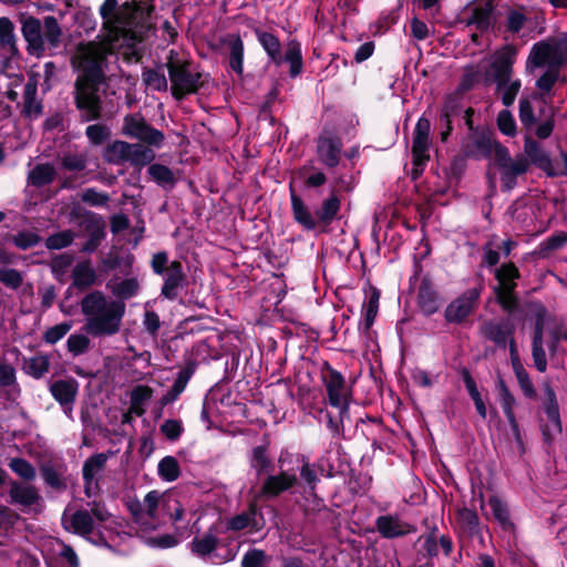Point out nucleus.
Here are the masks:
<instances>
[{"label":"nucleus","mask_w":567,"mask_h":567,"mask_svg":"<svg viewBox=\"0 0 567 567\" xmlns=\"http://www.w3.org/2000/svg\"><path fill=\"white\" fill-rule=\"evenodd\" d=\"M153 0H133L118 6L117 0H104L100 14L105 42L79 43L71 56L78 73L76 105L86 121L100 116L99 87L105 79V56L113 50L122 51L128 60L141 55V43L153 27Z\"/></svg>","instance_id":"f257e3e1"},{"label":"nucleus","mask_w":567,"mask_h":567,"mask_svg":"<svg viewBox=\"0 0 567 567\" xmlns=\"http://www.w3.org/2000/svg\"><path fill=\"white\" fill-rule=\"evenodd\" d=\"M84 316L83 330L93 338H107L120 332L125 315V303L113 300L102 291H92L81 300Z\"/></svg>","instance_id":"f03ea898"},{"label":"nucleus","mask_w":567,"mask_h":567,"mask_svg":"<svg viewBox=\"0 0 567 567\" xmlns=\"http://www.w3.org/2000/svg\"><path fill=\"white\" fill-rule=\"evenodd\" d=\"M62 522L66 530L81 535L96 545H107L117 525L116 518L104 505L93 503L90 512L76 511L63 514Z\"/></svg>","instance_id":"7ed1b4c3"},{"label":"nucleus","mask_w":567,"mask_h":567,"mask_svg":"<svg viewBox=\"0 0 567 567\" xmlns=\"http://www.w3.org/2000/svg\"><path fill=\"white\" fill-rule=\"evenodd\" d=\"M517 50L513 45H504L495 51L489 59L487 78L495 83L496 93L505 106L514 104L522 87L518 78L513 76V65L516 61Z\"/></svg>","instance_id":"20e7f679"},{"label":"nucleus","mask_w":567,"mask_h":567,"mask_svg":"<svg viewBox=\"0 0 567 567\" xmlns=\"http://www.w3.org/2000/svg\"><path fill=\"white\" fill-rule=\"evenodd\" d=\"M22 35L27 42V50L31 55L40 58L47 48L55 50L62 38V29L58 20L48 16L43 23L37 18L28 17L22 21Z\"/></svg>","instance_id":"39448f33"},{"label":"nucleus","mask_w":567,"mask_h":567,"mask_svg":"<svg viewBox=\"0 0 567 567\" xmlns=\"http://www.w3.org/2000/svg\"><path fill=\"white\" fill-rule=\"evenodd\" d=\"M168 493L148 492L143 501L137 498L127 502V508L138 526V532L147 533L157 529L165 523Z\"/></svg>","instance_id":"423d86ee"},{"label":"nucleus","mask_w":567,"mask_h":567,"mask_svg":"<svg viewBox=\"0 0 567 567\" xmlns=\"http://www.w3.org/2000/svg\"><path fill=\"white\" fill-rule=\"evenodd\" d=\"M255 34L259 44L267 53L270 62L277 66L287 62L290 66L289 74L291 78H296L301 74L303 66L302 52L301 44L297 40L292 39L286 43L285 55H282L281 43L275 34L259 28L255 29Z\"/></svg>","instance_id":"0eeeda50"},{"label":"nucleus","mask_w":567,"mask_h":567,"mask_svg":"<svg viewBox=\"0 0 567 567\" xmlns=\"http://www.w3.org/2000/svg\"><path fill=\"white\" fill-rule=\"evenodd\" d=\"M565 63H567V34L535 43L530 49L526 69L532 71L545 65L560 66Z\"/></svg>","instance_id":"6e6552de"},{"label":"nucleus","mask_w":567,"mask_h":567,"mask_svg":"<svg viewBox=\"0 0 567 567\" xmlns=\"http://www.w3.org/2000/svg\"><path fill=\"white\" fill-rule=\"evenodd\" d=\"M529 168V162L524 155L513 157L508 148H498L494 162L489 163V175L495 171L499 175L504 190H512L517 185V178Z\"/></svg>","instance_id":"1a4fd4ad"},{"label":"nucleus","mask_w":567,"mask_h":567,"mask_svg":"<svg viewBox=\"0 0 567 567\" xmlns=\"http://www.w3.org/2000/svg\"><path fill=\"white\" fill-rule=\"evenodd\" d=\"M122 133L156 148L162 147L165 141L164 134L150 126L141 114L126 115L123 121Z\"/></svg>","instance_id":"9d476101"},{"label":"nucleus","mask_w":567,"mask_h":567,"mask_svg":"<svg viewBox=\"0 0 567 567\" xmlns=\"http://www.w3.org/2000/svg\"><path fill=\"white\" fill-rule=\"evenodd\" d=\"M321 378L327 390L330 405L338 408L340 410L341 417H343V415L348 412L349 400L351 396L350 391L346 385L343 375L334 369L328 367L324 371H322Z\"/></svg>","instance_id":"9b49d317"},{"label":"nucleus","mask_w":567,"mask_h":567,"mask_svg":"<svg viewBox=\"0 0 567 567\" xmlns=\"http://www.w3.org/2000/svg\"><path fill=\"white\" fill-rule=\"evenodd\" d=\"M173 95L177 99L196 92L200 75L188 70V65L178 62L168 63Z\"/></svg>","instance_id":"f8f14e48"},{"label":"nucleus","mask_w":567,"mask_h":567,"mask_svg":"<svg viewBox=\"0 0 567 567\" xmlns=\"http://www.w3.org/2000/svg\"><path fill=\"white\" fill-rule=\"evenodd\" d=\"M498 286L496 287V297L506 310L515 306L513 291L516 287L515 280L518 278V269L513 264H505L495 271Z\"/></svg>","instance_id":"ddd939ff"},{"label":"nucleus","mask_w":567,"mask_h":567,"mask_svg":"<svg viewBox=\"0 0 567 567\" xmlns=\"http://www.w3.org/2000/svg\"><path fill=\"white\" fill-rule=\"evenodd\" d=\"M430 130L431 124L430 121L425 117H420L416 122L414 132H413V141H412V156H413V165L415 166V171L421 169L429 161L431 140H430Z\"/></svg>","instance_id":"4468645a"},{"label":"nucleus","mask_w":567,"mask_h":567,"mask_svg":"<svg viewBox=\"0 0 567 567\" xmlns=\"http://www.w3.org/2000/svg\"><path fill=\"white\" fill-rule=\"evenodd\" d=\"M481 290L477 288L470 289L453 300L445 309V320L450 323L462 322L474 309Z\"/></svg>","instance_id":"2eb2a0df"},{"label":"nucleus","mask_w":567,"mask_h":567,"mask_svg":"<svg viewBox=\"0 0 567 567\" xmlns=\"http://www.w3.org/2000/svg\"><path fill=\"white\" fill-rule=\"evenodd\" d=\"M264 518L256 503H251L246 512L239 513L226 520V529L233 532H259L264 527Z\"/></svg>","instance_id":"dca6fc26"},{"label":"nucleus","mask_w":567,"mask_h":567,"mask_svg":"<svg viewBox=\"0 0 567 567\" xmlns=\"http://www.w3.org/2000/svg\"><path fill=\"white\" fill-rule=\"evenodd\" d=\"M53 398L61 404L69 419H73V403L78 393V382L74 380H59L50 386Z\"/></svg>","instance_id":"f3484780"},{"label":"nucleus","mask_w":567,"mask_h":567,"mask_svg":"<svg viewBox=\"0 0 567 567\" xmlns=\"http://www.w3.org/2000/svg\"><path fill=\"white\" fill-rule=\"evenodd\" d=\"M107 461L104 453L95 454L89 457L83 465V478L85 483V494L91 497L96 494L99 475L103 471Z\"/></svg>","instance_id":"a211bd4d"},{"label":"nucleus","mask_w":567,"mask_h":567,"mask_svg":"<svg viewBox=\"0 0 567 567\" xmlns=\"http://www.w3.org/2000/svg\"><path fill=\"white\" fill-rule=\"evenodd\" d=\"M375 526L384 538L401 537L413 532L412 525L396 515H383L377 518Z\"/></svg>","instance_id":"6ab92c4d"},{"label":"nucleus","mask_w":567,"mask_h":567,"mask_svg":"<svg viewBox=\"0 0 567 567\" xmlns=\"http://www.w3.org/2000/svg\"><path fill=\"white\" fill-rule=\"evenodd\" d=\"M514 327L507 321L488 322L483 327V334L499 347L511 344L512 354L515 352V344L512 338Z\"/></svg>","instance_id":"aec40b11"},{"label":"nucleus","mask_w":567,"mask_h":567,"mask_svg":"<svg viewBox=\"0 0 567 567\" xmlns=\"http://www.w3.org/2000/svg\"><path fill=\"white\" fill-rule=\"evenodd\" d=\"M163 276L164 285L162 287V296L169 300H174L177 297L178 289L184 280L182 264L177 260L172 261Z\"/></svg>","instance_id":"412c9836"},{"label":"nucleus","mask_w":567,"mask_h":567,"mask_svg":"<svg viewBox=\"0 0 567 567\" xmlns=\"http://www.w3.org/2000/svg\"><path fill=\"white\" fill-rule=\"evenodd\" d=\"M524 156L528 159L529 163H533L534 165L544 169L550 175L553 174V164L548 154L532 137L525 138Z\"/></svg>","instance_id":"4be33fe9"},{"label":"nucleus","mask_w":567,"mask_h":567,"mask_svg":"<svg viewBox=\"0 0 567 567\" xmlns=\"http://www.w3.org/2000/svg\"><path fill=\"white\" fill-rule=\"evenodd\" d=\"M497 389L499 402L504 411V414L508 421L511 430L513 431L515 437L517 440H520L518 423L514 414L515 398L512 395V393L509 392L508 388L506 386L505 382L502 379H499L497 382Z\"/></svg>","instance_id":"5701e85b"},{"label":"nucleus","mask_w":567,"mask_h":567,"mask_svg":"<svg viewBox=\"0 0 567 567\" xmlns=\"http://www.w3.org/2000/svg\"><path fill=\"white\" fill-rule=\"evenodd\" d=\"M296 483V475L281 472L278 475H270L266 478L261 487V493L267 496H277L292 487Z\"/></svg>","instance_id":"b1692460"},{"label":"nucleus","mask_w":567,"mask_h":567,"mask_svg":"<svg viewBox=\"0 0 567 567\" xmlns=\"http://www.w3.org/2000/svg\"><path fill=\"white\" fill-rule=\"evenodd\" d=\"M514 216L517 220L522 221L523 226L528 230H536L534 226L535 221L540 223L539 230H544L546 228L543 216L540 214V208L538 204L530 202L527 205L516 204Z\"/></svg>","instance_id":"393cba45"},{"label":"nucleus","mask_w":567,"mask_h":567,"mask_svg":"<svg viewBox=\"0 0 567 567\" xmlns=\"http://www.w3.org/2000/svg\"><path fill=\"white\" fill-rule=\"evenodd\" d=\"M545 413L548 420V423L544 426V435L548 436L551 432L559 433L561 431L560 426V417L558 403L556 400L555 392L550 386H546V403H545Z\"/></svg>","instance_id":"a878e982"},{"label":"nucleus","mask_w":567,"mask_h":567,"mask_svg":"<svg viewBox=\"0 0 567 567\" xmlns=\"http://www.w3.org/2000/svg\"><path fill=\"white\" fill-rule=\"evenodd\" d=\"M498 148H506L504 145L488 136H478L473 142L468 153L476 158H488L492 163L496 159Z\"/></svg>","instance_id":"bb28decb"},{"label":"nucleus","mask_w":567,"mask_h":567,"mask_svg":"<svg viewBox=\"0 0 567 567\" xmlns=\"http://www.w3.org/2000/svg\"><path fill=\"white\" fill-rule=\"evenodd\" d=\"M318 155L320 161L329 166L334 167L340 159L341 144L332 137H320L318 141Z\"/></svg>","instance_id":"cd10ccee"},{"label":"nucleus","mask_w":567,"mask_h":567,"mask_svg":"<svg viewBox=\"0 0 567 567\" xmlns=\"http://www.w3.org/2000/svg\"><path fill=\"white\" fill-rule=\"evenodd\" d=\"M545 321L544 319L538 318L533 340V360L539 372H545L547 369L546 353L543 346V336H545Z\"/></svg>","instance_id":"c85d7f7f"},{"label":"nucleus","mask_w":567,"mask_h":567,"mask_svg":"<svg viewBox=\"0 0 567 567\" xmlns=\"http://www.w3.org/2000/svg\"><path fill=\"white\" fill-rule=\"evenodd\" d=\"M9 495L12 503L24 507L35 505L40 501L37 488L28 484L13 483Z\"/></svg>","instance_id":"c756f323"},{"label":"nucleus","mask_w":567,"mask_h":567,"mask_svg":"<svg viewBox=\"0 0 567 567\" xmlns=\"http://www.w3.org/2000/svg\"><path fill=\"white\" fill-rule=\"evenodd\" d=\"M0 48L9 58H13L18 54L14 25L7 17L0 18Z\"/></svg>","instance_id":"7c9ffc66"},{"label":"nucleus","mask_w":567,"mask_h":567,"mask_svg":"<svg viewBox=\"0 0 567 567\" xmlns=\"http://www.w3.org/2000/svg\"><path fill=\"white\" fill-rule=\"evenodd\" d=\"M72 278L75 287L86 288L96 281V272L90 261H82L73 268Z\"/></svg>","instance_id":"2f4dec72"},{"label":"nucleus","mask_w":567,"mask_h":567,"mask_svg":"<svg viewBox=\"0 0 567 567\" xmlns=\"http://www.w3.org/2000/svg\"><path fill=\"white\" fill-rule=\"evenodd\" d=\"M291 207L295 219L302 225L306 229H313L316 227V220L308 207L305 205L301 198H299L293 192L291 193Z\"/></svg>","instance_id":"473e14b6"},{"label":"nucleus","mask_w":567,"mask_h":567,"mask_svg":"<svg viewBox=\"0 0 567 567\" xmlns=\"http://www.w3.org/2000/svg\"><path fill=\"white\" fill-rule=\"evenodd\" d=\"M131 144L123 141H115L110 144L105 152L104 158L111 164H124L130 159Z\"/></svg>","instance_id":"72a5a7b5"},{"label":"nucleus","mask_w":567,"mask_h":567,"mask_svg":"<svg viewBox=\"0 0 567 567\" xmlns=\"http://www.w3.org/2000/svg\"><path fill=\"white\" fill-rule=\"evenodd\" d=\"M339 210L340 199L334 193H331V195L322 202L315 215L319 221L329 225L337 217Z\"/></svg>","instance_id":"f704fd0d"},{"label":"nucleus","mask_w":567,"mask_h":567,"mask_svg":"<svg viewBox=\"0 0 567 567\" xmlns=\"http://www.w3.org/2000/svg\"><path fill=\"white\" fill-rule=\"evenodd\" d=\"M229 66L237 74L244 71V42L239 37H233L228 41Z\"/></svg>","instance_id":"c9c22d12"},{"label":"nucleus","mask_w":567,"mask_h":567,"mask_svg":"<svg viewBox=\"0 0 567 567\" xmlns=\"http://www.w3.org/2000/svg\"><path fill=\"white\" fill-rule=\"evenodd\" d=\"M419 305L425 315H433L440 308L437 293L425 284H423L419 290Z\"/></svg>","instance_id":"e433bc0d"},{"label":"nucleus","mask_w":567,"mask_h":567,"mask_svg":"<svg viewBox=\"0 0 567 567\" xmlns=\"http://www.w3.org/2000/svg\"><path fill=\"white\" fill-rule=\"evenodd\" d=\"M54 176L55 169L51 164H39L29 172L28 179L33 186L40 187L51 183Z\"/></svg>","instance_id":"4c0bfd02"},{"label":"nucleus","mask_w":567,"mask_h":567,"mask_svg":"<svg viewBox=\"0 0 567 567\" xmlns=\"http://www.w3.org/2000/svg\"><path fill=\"white\" fill-rule=\"evenodd\" d=\"M152 389L146 385H137L131 393V412L142 415L145 412L144 405L152 398Z\"/></svg>","instance_id":"58836bf2"},{"label":"nucleus","mask_w":567,"mask_h":567,"mask_svg":"<svg viewBox=\"0 0 567 567\" xmlns=\"http://www.w3.org/2000/svg\"><path fill=\"white\" fill-rule=\"evenodd\" d=\"M155 158V153L152 148L142 144H131L128 163L136 167H143L152 163Z\"/></svg>","instance_id":"ea45409f"},{"label":"nucleus","mask_w":567,"mask_h":567,"mask_svg":"<svg viewBox=\"0 0 567 567\" xmlns=\"http://www.w3.org/2000/svg\"><path fill=\"white\" fill-rule=\"evenodd\" d=\"M159 477L165 482H174L179 477L181 468L174 456L163 457L157 466Z\"/></svg>","instance_id":"a19ab883"},{"label":"nucleus","mask_w":567,"mask_h":567,"mask_svg":"<svg viewBox=\"0 0 567 567\" xmlns=\"http://www.w3.org/2000/svg\"><path fill=\"white\" fill-rule=\"evenodd\" d=\"M217 544L218 538L209 532L204 534L202 537L194 538L192 543V550L202 557L210 556L216 549Z\"/></svg>","instance_id":"79ce46f5"},{"label":"nucleus","mask_w":567,"mask_h":567,"mask_svg":"<svg viewBox=\"0 0 567 567\" xmlns=\"http://www.w3.org/2000/svg\"><path fill=\"white\" fill-rule=\"evenodd\" d=\"M49 358L43 354L34 355L29 360H25L23 364L25 373L35 379L42 378L49 371Z\"/></svg>","instance_id":"37998d69"},{"label":"nucleus","mask_w":567,"mask_h":567,"mask_svg":"<svg viewBox=\"0 0 567 567\" xmlns=\"http://www.w3.org/2000/svg\"><path fill=\"white\" fill-rule=\"evenodd\" d=\"M190 379V374L186 370L179 371L177 374V378L174 381V384L172 389L162 396L161 404L167 405L169 403H173L185 390L188 381Z\"/></svg>","instance_id":"c03bdc74"},{"label":"nucleus","mask_w":567,"mask_h":567,"mask_svg":"<svg viewBox=\"0 0 567 567\" xmlns=\"http://www.w3.org/2000/svg\"><path fill=\"white\" fill-rule=\"evenodd\" d=\"M558 66H548V70L536 81V86L540 91V97L544 103L550 95V91L558 79Z\"/></svg>","instance_id":"a18cd8bd"},{"label":"nucleus","mask_w":567,"mask_h":567,"mask_svg":"<svg viewBox=\"0 0 567 567\" xmlns=\"http://www.w3.org/2000/svg\"><path fill=\"white\" fill-rule=\"evenodd\" d=\"M90 334L85 333H72L66 340L68 351L72 357H79L86 353L91 346Z\"/></svg>","instance_id":"49530a36"},{"label":"nucleus","mask_w":567,"mask_h":567,"mask_svg":"<svg viewBox=\"0 0 567 567\" xmlns=\"http://www.w3.org/2000/svg\"><path fill=\"white\" fill-rule=\"evenodd\" d=\"M147 173L154 182L163 187L174 185V174L172 169L165 165L151 164Z\"/></svg>","instance_id":"de8ad7c7"},{"label":"nucleus","mask_w":567,"mask_h":567,"mask_svg":"<svg viewBox=\"0 0 567 567\" xmlns=\"http://www.w3.org/2000/svg\"><path fill=\"white\" fill-rule=\"evenodd\" d=\"M492 4L485 3L474 9L470 22L476 24L477 29L485 30L492 23Z\"/></svg>","instance_id":"09e8293b"},{"label":"nucleus","mask_w":567,"mask_h":567,"mask_svg":"<svg viewBox=\"0 0 567 567\" xmlns=\"http://www.w3.org/2000/svg\"><path fill=\"white\" fill-rule=\"evenodd\" d=\"M488 505L491 507L494 518L504 528H507L512 525L509 520V512L507 505L504 502H502L498 497L493 496L488 499Z\"/></svg>","instance_id":"8fccbe9b"},{"label":"nucleus","mask_w":567,"mask_h":567,"mask_svg":"<svg viewBox=\"0 0 567 567\" xmlns=\"http://www.w3.org/2000/svg\"><path fill=\"white\" fill-rule=\"evenodd\" d=\"M143 82L153 91H165L167 89V80L163 72L157 70H146L143 72Z\"/></svg>","instance_id":"3c124183"},{"label":"nucleus","mask_w":567,"mask_h":567,"mask_svg":"<svg viewBox=\"0 0 567 567\" xmlns=\"http://www.w3.org/2000/svg\"><path fill=\"white\" fill-rule=\"evenodd\" d=\"M10 240L19 249L25 250L37 246L40 243L41 238L35 231L23 230L11 236Z\"/></svg>","instance_id":"603ef678"},{"label":"nucleus","mask_w":567,"mask_h":567,"mask_svg":"<svg viewBox=\"0 0 567 567\" xmlns=\"http://www.w3.org/2000/svg\"><path fill=\"white\" fill-rule=\"evenodd\" d=\"M138 288V281L135 278H128L116 284L112 292L123 301L124 299H130L135 296Z\"/></svg>","instance_id":"864d4df0"},{"label":"nucleus","mask_w":567,"mask_h":567,"mask_svg":"<svg viewBox=\"0 0 567 567\" xmlns=\"http://www.w3.org/2000/svg\"><path fill=\"white\" fill-rule=\"evenodd\" d=\"M251 467L257 471L258 474L267 472L270 467V460L267 454V450L265 446H256L252 450L251 458H250Z\"/></svg>","instance_id":"5fc2aeb1"},{"label":"nucleus","mask_w":567,"mask_h":567,"mask_svg":"<svg viewBox=\"0 0 567 567\" xmlns=\"http://www.w3.org/2000/svg\"><path fill=\"white\" fill-rule=\"evenodd\" d=\"M269 557L261 549H249L243 557L241 567H267Z\"/></svg>","instance_id":"6e6d98bb"},{"label":"nucleus","mask_w":567,"mask_h":567,"mask_svg":"<svg viewBox=\"0 0 567 567\" xmlns=\"http://www.w3.org/2000/svg\"><path fill=\"white\" fill-rule=\"evenodd\" d=\"M9 467L20 477L31 481L35 477L34 467L25 460L14 457L10 460Z\"/></svg>","instance_id":"4d7b16f0"},{"label":"nucleus","mask_w":567,"mask_h":567,"mask_svg":"<svg viewBox=\"0 0 567 567\" xmlns=\"http://www.w3.org/2000/svg\"><path fill=\"white\" fill-rule=\"evenodd\" d=\"M72 321H65L55 324L44 332L43 339L47 343L54 344L60 341L72 329Z\"/></svg>","instance_id":"13d9d810"},{"label":"nucleus","mask_w":567,"mask_h":567,"mask_svg":"<svg viewBox=\"0 0 567 567\" xmlns=\"http://www.w3.org/2000/svg\"><path fill=\"white\" fill-rule=\"evenodd\" d=\"M74 239V233L71 230H64L48 237L45 246L49 249H62L72 244Z\"/></svg>","instance_id":"bf43d9fd"},{"label":"nucleus","mask_w":567,"mask_h":567,"mask_svg":"<svg viewBox=\"0 0 567 567\" xmlns=\"http://www.w3.org/2000/svg\"><path fill=\"white\" fill-rule=\"evenodd\" d=\"M165 517L168 516L173 523H179L185 520L186 512L181 505L179 501L173 493H168Z\"/></svg>","instance_id":"052dcab7"},{"label":"nucleus","mask_w":567,"mask_h":567,"mask_svg":"<svg viewBox=\"0 0 567 567\" xmlns=\"http://www.w3.org/2000/svg\"><path fill=\"white\" fill-rule=\"evenodd\" d=\"M81 200L91 206L103 207L107 205L110 196L94 188H86L81 194Z\"/></svg>","instance_id":"680f3d73"},{"label":"nucleus","mask_w":567,"mask_h":567,"mask_svg":"<svg viewBox=\"0 0 567 567\" xmlns=\"http://www.w3.org/2000/svg\"><path fill=\"white\" fill-rule=\"evenodd\" d=\"M497 125L499 131L507 136L516 134V123L509 111L504 110L498 113Z\"/></svg>","instance_id":"e2e57ef3"},{"label":"nucleus","mask_w":567,"mask_h":567,"mask_svg":"<svg viewBox=\"0 0 567 567\" xmlns=\"http://www.w3.org/2000/svg\"><path fill=\"white\" fill-rule=\"evenodd\" d=\"M22 281L23 277L18 270L11 268L0 269V282L6 287L17 289L21 286Z\"/></svg>","instance_id":"0e129e2a"},{"label":"nucleus","mask_w":567,"mask_h":567,"mask_svg":"<svg viewBox=\"0 0 567 567\" xmlns=\"http://www.w3.org/2000/svg\"><path fill=\"white\" fill-rule=\"evenodd\" d=\"M380 295L377 290H373L369 297V300L363 305L365 326L369 328L378 313Z\"/></svg>","instance_id":"69168bd1"},{"label":"nucleus","mask_w":567,"mask_h":567,"mask_svg":"<svg viewBox=\"0 0 567 567\" xmlns=\"http://www.w3.org/2000/svg\"><path fill=\"white\" fill-rule=\"evenodd\" d=\"M514 369H515V374H516L517 381L519 383V386H520L523 393L527 398H533L535 395V389H534L533 382L530 381L527 372L519 364H514Z\"/></svg>","instance_id":"338daca9"},{"label":"nucleus","mask_w":567,"mask_h":567,"mask_svg":"<svg viewBox=\"0 0 567 567\" xmlns=\"http://www.w3.org/2000/svg\"><path fill=\"white\" fill-rule=\"evenodd\" d=\"M110 135L106 126L101 124H93L86 127V136L91 143L95 145L102 144Z\"/></svg>","instance_id":"774afa93"}]
</instances>
